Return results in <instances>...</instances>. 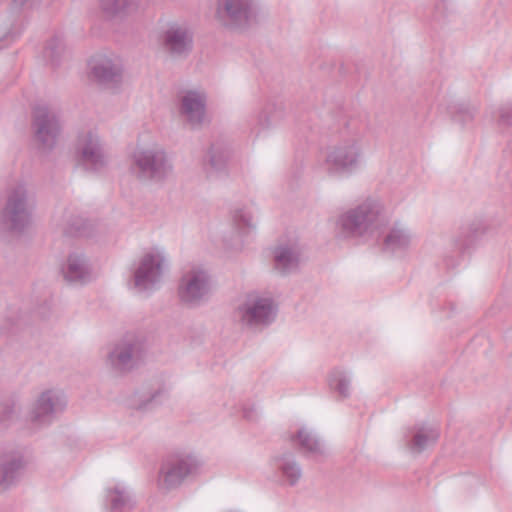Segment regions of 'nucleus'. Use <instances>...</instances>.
Here are the masks:
<instances>
[{"mask_svg":"<svg viewBox=\"0 0 512 512\" xmlns=\"http://www.w3.org/2000/svg\"><path fill=\"white\" fill-rule=\"evenodd\" d=\"M76 154L80 163L93 172H100L108 165V155L104 149L103 141L92 130L79 134L76 143Z\"/></svg>","mask_w":512,"mask_h":512,"instance_id":"1a4fd4ad","label":"nucleus"},{"mask_svg":"<svg viewBox=\"0 0 512 512\" xmlns=\"http://www.w3.org/2000/svg\"><path fill=\"white\" fill-rule=\"evenodd\" d=\"M329 385L331 389L336 391L341 397L347 398L350 396V379L344 371L339 369L333 370L329 377Z\"/></svg>","mask_w":512,"mask_h":512,"instance_id":"393cba45","label":"nucleus"},{"mask_svg":"<svg viewBox=\"0 0 512 512\" xmlns=\"http://www.w3.org/2000/svg\"><path fill=\"white\" fill-rule=\"evenodd\" d=\"M201 467L202 462L195 455H175L163 461L160 474L164 480H183L197 476Z\"/></svg>","mask_w":512,"mask_h":512,"instance_id":"4468645a","label":"nucleus"},{"mask_svg":"<svg viewBox=\"0 0 512 512\" xmlns=\"http://www.w3.org/2000/svg\"><path fill=\"white\" fill-rule=\"evenodd\" d=\"M383 205L372 198L341 212L334 221L337 239H354L372 233L381 224Z\"/></svg>","mask_w":512,"mask_h":512,"instance_id":"f257e3e1","label":"nucleus"},{"mask_svg":"<svg viewBox=\"0 0 512 512\" xmlns=\"http://www.w3.org/2000/svg\"><path fill=\"white\" fill-rule=\"evenodd\" d=\"M411 439L407 441V447L413 454H419L429 446L436 443L439 438L437 429L419 425L412 428L410 431Z\"/></svg>","mask_w":512,"mask_h":512,"instance_id":"aec40b11","label":"nucleus"},{"mask_svg":"<svg viewBox=\"0 0 512 512\" xmlns=\"http://www.w3.org/2000/svg\"><path fill=\"white\" fill-rule=\"evenodd\" d=\"M130 170L140 180L165 181L172 175L173 164L158 145H138L130 154Z\"/></svg>","mask_w":512,"mask_h":512,"instance_id":"20e7f679","label":"nucleus"},{"mask_svg":"<svg viewBox=\"0 0 512 512\" xmlns=\"http://www.w3.org/2000/svg\"><path fill=\"white\" fill-rule=\"evenodd\" d=\"M151 403H152V399H149L148 403L146 405L151 404Z\"/></svg>","mask_w":512,"mask_h":512,"instance_id":"4c0bfd02","label":"nucleus"},{"mask_svg":"<svg viewBox=\"0 0 512 512\" xmlns=\"http://www.w3.org/2000/svg\"><path fill=\"white\" fill-rule=\"evenodd\" d=\"M209 164H210V165H211V167H213V168H216V169H218V168H219V165H218V163L216 162V160H215V157H214V156H210V158H209Z\"/></svg>","mask_w":512,"mask_h":512,"instance_id":"c9c22d12","label":"nucleus"},{"mask_svg":"<svg viewBox=\"0 0 512 512\" xmlns=\"http://www.w3.org/2000/svg\"><path fill=\"white\" fill-rule=\"evenodd\" d=\"M144 343L134 334H128L119 340L108 354L107 362L116 371L131 369L141 358Z\"/></svg>","mask_w":512,"mask_h":512,"instance_id":"9b49d317","label":"nucleus"},{"mask_svg":"<svg viewBox=\"0 0 512 512\" xmlns=\"http://www.w3.org/2000/svg\"><path fill=\"white\" fill-rule=\"evenodd\" d=\"M467 245V243H456V246L459 250L463 249L465 246Z\"/></svg>","mask_w":512,"mask_h":512,"instance_id":"e433bc0d","label":"nucleus"},{"mask_svg":"<svg viewBox=\"0 0 512 512\" xmlns=\"http://www.w3.org/2000/svg\"><path fill=\"white\" fill-rule=\"evenodd\" d=\"M207 97L200 90H186L179 95V115L189 126L196 128L208 121Z\"/></svg>","mask_w":512,"mask_h":512,"instance_id":"ddd939ff","label":"nucleus"},{"mask_svg":"<svg viewBox=\"0 0 512 512\" xmlns=\"http://www.w3.org/2000/svg\"><path fill=\"white\" fill-rule=\"evenodd\" d=\"M32 194L24 182H15L6 190L5 205L0 212V224L8 231L23 232L32 221Z\"/></svg>","mask_w":512,"mask_h":512,"instance_id":"7ed1b4c3","label":"nucleus"},{"mask_svg":"<svg viewBox=\"0 0 512 512\" xmlns=\"http://www.w3.org/2000/svg\"><path fill=\"white\" fill-rule=\"evenodd\" d=\"M123 67L118 58L100 57L91 66L92 77L101 84L115 86L122 80Z\"/></svg>","mask_w":512,"mask_h":512,"instance_id":"dca6fc26","label":"nucleus"},{"mask_svg":"<svg viewBox=\"0 0 512 512\" xmlns=\"http://www.w3.org/2000/svg\"><path fill=\"white\" fill-rule=\"evenodd\" d=\"M67 407L65 393L56 387L40 390L25 413V421L33 427L51 424Z\"/></svg>","mask_w":512,"mask_h":512,"instance_id":"39448f33","label":"nucleus"},{"mask_svg":"<svg viewBox=\"0 0 512 512\" xmlns=\"http://www.w3.org/2000/svg\"><path fill=\"white\" fill-rule=\"evenodd\" d=\"M512 123V106L505 105L499 109V124L508 127Z\"/></svg>","mask_w":512,"mask_h":512,"instance_id":"7c9ffc66","label":"nucleus"},{"mask_svg":"<svg viewBox=\"0 0 512 512\" xmlns=\"http://www.w3.org/2000/svg\"><path fill=\"white\" fill-rule=\"evenodd\" d=\"M62 48L61 40L59 38H55L45 48V55L46 57L54 60V58L60 54Z\"/></svg>","mask_w":512,"mask_h":512,"instance_id":"c756f323","label":"nucleus"},{"mask_svg":"<svg viewBox=\"0 0 512 512\" xmlns=\"http://www.w3.org/2000/svg\"><path fill=\"white\" fill-rule=\"evenodd\" d=\"M165 49L173 55H184L192 48V34L183 25L173 24L164 33Z\"/></svg>","mask_w":512,"mask_h":512,"instance_id":"a211bd4d","label":"nucleus"},{"mask_svg":"<svg viewBox=\"0 0 512 512\" xmlns=\"http://www.w3.org/2000/svg\"><path fill=\"white\" fill-rule=\"evenodd\" d=\"M256 412L254 409L245 410L243 416L248 420H254Z\"/></svg>","mask_w":512,"mask_h":512,"instance_id":"473e14b6","label":"nucleus"},{"mask_svg":"<svg viewBox=\"0 0 512 512\" xmlns=\"http://www.w3.org/2000/svg\"><path fill=\"white\" fill-rule=\"evenodd\" d=\"M278 467L283 476L290 480H297L301 476V468L294 459H283Z\"/></svg>","mask_w":512,"mask_h":512,"instance_id":"cd10ccee","label":"nucleus"},{"mask_svg":"<svg viewBox=\"0 0 512 512\" xmlns=\"http://www.w3.org/2000/svg\"><path fill=\"white\" fill-rule=\"evenodd\" d=\"M24 466L25 462L20 456L0 457V480H6L12 477L16 471L22 469Z\"/></svg>","mask_w":512,"mask_h":512,"instance_id":"a878e982","label":"nucleus"},{"mask_svg":"<svg viewBox=\"0 0 512 512\" xmlns=\"http://www.w3.org/2000/svg\"><path fill=\"white\" fill-rule=\"evenodd\" d=\"M290 441L300 451L308 454L314 459L325 458L329 455L326 445L306 427L298 429L290 435Z\"/></svg>","mask_w":512,"mask_h":512,"instance_id":"f3484780","label":"nucleus"},{"mask_svg":"<svg viewBox=\"0 0 512 512\" xmlns=\"http://www.w3.org/2000/svg\"><path fill=\"white\" fill-rule=\"evenodd\" d=\"M213 290L212 278L201 266L186 270L178 285V296L184 304L199 306L209 300Z\"/></svg>","mask_w":512,"mask_h":512,"instance_id":"0eeeda50","label":"nucleus"},{"mask_svg":"<svg viewBox=\"0 0 512 512\" xmlns=\"http://www.w3.org/2000/svg\"><path fill=\"white\" fill-rule=\"evenodd\" d=\"M99 3L104 15L112 18L136 11L140 0H100Z\"/></svg>","mask_w":512,"mask_h":512,"instance_id":"5701e85b","label":"nucleus"},{"mask_svg":"<svg viewBox=\"0 0 512 512\" xmlns=\"http://www.w3.org/2000/svg\"><path fill=\"white\" fill-rule=\"evenodd\" d=\"M27 0H13V7L20 8L25 5Z\"/></svg>","mask_w":512,"mask_h":512,"instance_id":"f704fd0d","label":"nucleus"},{"mask_svg":"<svg viewBox=\"0 0 512 512\" xmlns=\"http://www.w3.org/2000/svg\"><path fill=\"white\" fill-rule=\"evenodd\" d=\"M474 117V111L470 108L461 107L454 115V120L459 123L469 122Z\"/></svg>","mask_w":512,"mask_h":512,"instance_id":"2f4dec72","label":"nucleus"},{"mask_svg":"<svg viewBox=\"0 0 512 512\" xmlns=\"http://www.w3.org/2000/svg\"><path fill=\"white\" fill-rule=\"evenodd\" d=\"M88 222L82 217L76 216L73 219L67 220L65 227L66 233L77 236H88Z\"/></svg>","mask_w":512,"mask_h":512,"instance_id":"bb28decb","label":"nucleus"},{"mask_svg":"<svg viewBox=\"0 0 512 512\" xmlns=\"http://www.w3.org/2000/svg\"><path fill=\"white\" fill-rule=\"evenodd\" d=\"M362 162V138L359 135H351L326 149L323 167L329 176L341 177L359 170Z\"/></svg>","mask_w":512,"mask_h":512,"instance_id":"f03ea898","label":"nucleus"},{"mask_svg":"<svg viewBox=\"0 0 512 512\" xmlns=\"http://www.w3.org/2000/svg\"><path fill=\"white\" fill-rule=\"evenodd\" d=\"M232 221L240 235H246L256 227L254 215L249 207H237L232 211Z\"/></svg>","mask_w":512,"mask_h":512,"instance_id":"b1692460","label":"nucleus"},{"mask_svg":"<svg viewBox=\"0 0 512 512\" xmlns=\"http://www.w3.org/2000/svg\"><path fill=\"white\" fill-rule=\"evenodd\" d=\"M413 238L408 228L395 224L384 238V248L391 252L405 251L411 247Z\"/></svg>","mask_w":512,"mask_h":512,"instance_id":"412c9836","label":"nucleus"},{"mask_svg":"<svg viewBox=\"0 0 512 512\" xmlns=\"http://www.w3.org/2000/svg\"><path fill=\"white\" fill-rule=\"evenodd\" d=\"M105 506L111 512H129L134 507V501L128 491L115 486L113 489L107 490Z\"/></svg>","mask_w":512,"mask_h":512,"instance_id":"4be33fe9","label":"nucleus"},{"mask_svg":"<svg viewBox=\"0 0 512 512\" xmlns=\"http://www.w3.org/2000/svg\"><path fill=\"white\" fill-rule=\"evenodd\" d=\"M255 15L253 0H217L215 18L225 26L244 27Z\"/></svg>","mask_w":512,"mask_h":512,"instance_id":"9d476101","label":"nucleus"},{"mask_svg":"<svg viewBox=\"0 0 512 512\" xmlns=\"http://www.w3.org/2000/svg\"><path fill=\"white\" fill-rule=\"evenodd\" d=\"M21 410V405L18 401L11 400L3 404L0 415L1 420L8 421L12 420L19 416Z\"/></svg>","mask_w":512,"mask_h":512,"instance_id":"c85d7f7f","label":"nucleus"},{"mask_svg":"<svg viewBox=\"0 0 512 512\" xmlns=\"http://www.w3.org/2000/svg\"><path fill=\"white\" fill-rule=\"evenodd\" d=\"M34 137L42 151L53 149L60 136V122L57 111L46 104H37L33 112Z\"/></svg>","mask_w":512,"mask_h":512,"instance_id":"6e6552de","label":"nucleus"},{"mask_svg":"<svg viewBox=\"0 0 512 512\" xmlns=\"http://www.w3.org/2000/svg\"><path fill=\"white\" fill-rule=\"evenodd\" d=\"M300 263V250L296 244L279 245L274 250V266L280 273L297 269Z\"/></svg>","mask_w":512,"mask_h":512,"instance_id":"6ab92c4d","label":"nucleus"},{"mask_svg":"<svg viewBox=\"0 0 512 512\" xmlns=\"http://www.w3.org/2000/svg\"><path fill=\"white\" fill-rule=\"evenodd\" d=\"M277 306L273 298L260 292H251L237 305L234 316L245 327L258 328L272 323Z\"/></svg>","mask_w":512,"mask_h":512,"instance_id":"423d86ee","label":"nucleus"},{"mask_svg":"<svg viewBox=\"0 0 512 512\" xmlns=\"http://www.w3.org/2000/svg\"><path fill=\"white\" fill-rule=\"evenodd\" d=\"M63 279L74 285H84L93 278V270L88 258L80 252L70 253L61 266Z\"/></svg>","mask_w":512,"mask_h":512,"instance_id":"2eb2a0df","label":"nucleus"},{"mask_svg":"<svg viewBox=\"0 0 512 512\" xmlns=\"http://www.w3.org/2000/svg\"><path fill=\"white\" fill-rule=\"evenodd\" d=\"M164 262L158 250L145 253L134 272V287L141 292L154 289L162 278Z\"/></svg>","mask_w":512,"mask_h":512,"instance_id":"f8f14e48","label":"nucleus"},{"mask_svg":"<svg viewBox=\"0 0 512 512\" xmlns=\"http://www.w3.org/2000/svg\"><path fill=\"white\" fill-rule=\"evenodd\" d=\"M12 483L13 482H3V481H0V493H2L5 490L9 489Z\"/></svg>","mask_w":512,"mask_h":512,"instance_id":"72a5a7b5","label":"nucleus"}]
</instances>
